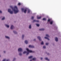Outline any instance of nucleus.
Segmentation results:
<instances>
[{
    "label": "nucleus",
    "mask_w": 61,
    "mask_h": 61,
    "mask_svg": "<svg viewBox=\"0 0 61 61\" xmlns=\"http://www.w3.org/2000/svg\"><path fill=\"white\" fill-rule=\"evenodd\" d=\"M10 7L12 8V10L14 12V13L15 14H16L17 13L19 12V10L18 9V8L17 6H15L14 8H13L12 6H10Z\"/></svg>",
    "instance_id": "nucleus-1"
},
{
    "label": "nucleus",
    "mask_w": 61,
    "mask_h": 61,
    "mask_svg": "<svg viewBox=\"0 0 61 61\" xmlns=\"http://www.w3.org/2000/svg\"><path fill=\"white\" fill-rule=\"evenodd\" d=\"M26 50L28 52H27L26 51H25L23 52V54L27 53L26 55H29V53H34V51H32V50H29L28 48H27Z\"/></svg>",
    "instance_id": "nucleus-2"
},
{
    "label": "nucleus",
    "mask_w": 61,
    "mask_h": 61,
    "mask_svg": "<svg viewBox=\"0 0 61 61\" xmlns=\"http://www.w3.org/2000/svg\"><path fill=\"white\" fill-rule=\"evenodd\" d=\"M28 10V13H30L31 12V11L29 9H28L27 8L24 9L23 8L21 9V10L22 12H24L25 13H26V12L27 11V10Z\"/></svg>",
    "instance_id": "nucleus-3"
},
{
    "label": "nucleus",
    "mask_w": 61,
    "mask_h": 61,
    "mask_svg": "<svg viewBox=\"0 0 61 61\" xmlns=\"http://www.w3.org/2000/svg\"><path fill=\"white\" fill-rule=\"evenodd\" d=\"M53 21L52 20H51V19H49L48 20V23H50V24L51 25H52V24H53Z\"/></svg>",
    "instance_id": "nucleus-4"
},
{
    "label": "nucleus",
    "mask_w": 61,
    "mask_h": 61,
    "mask_svg": "<svg viewBox=\"0 0 61 61\" xmlns=\"http://www.w3.org/2000/svg\"><path fill=\"white\" fill-rule=\"evenodd\" d=\"M8 12L10 13V14H13V13H14L13 10L11 11V10L10 9H8Z\"/></svg>",
    "instance_id": "nucleus-5"
},
{
    "label": "nucleus",
    "mask_w": 61,
    "mask_h": 61,
    "mask_svg": "<svg viewBox=\"0 0 61 61\" xmlns=\"http://www.w3.org/2000/svg\"><path fill=\"white\" fill-rule=\"evenodd\" d=\"M18 51L19 52H22V49L21 48H20L18 49Z\"/></svg>",
    "instance_id": "nucleus-6"
},
{
    "label": "nucleus",
    "mask_w": 61,
    "mask_h": 61,
    "mask_svg": "<svg viewBox=\"0 0 61 61\" xmlns=\"http://www.w3.org/2000/svg\"><path fill=\"white\" fill-rule=\"evenodd\" d=\"M29 47H30V48H34L35 47L33 45H30L29 46Z\"/></svg>",
    "instance_id": "nucleus-7"
},
{
    "label": "nucleus",
    "mask_w": 61,
    "mask_h": 61,
    "mask_svg": "<svg viewBox=\"0 0 61 61\" xmlns=\"http://www.w3.org/2000/svg\"><path fill=\"white\" fill-rule=\"evenodd\" d=\"M39 21L38 20H33V22H39Z\"/></svg>",
    "instance_id": "nucleus-8"
},
{
    "label": "nucleus",
    "mask_w": 61,
    "mask_h": 61,
    "mask_svg": "<svg viewBox=\"0 0 61 61\" xmlns=\"http://www.w3.org/2000/svg\"><path fill=\"white\" fill-rule=\"evenodd\" d=\"M5 26L7 28H9V27H10L9 25L7 24H5Z\"/></svg>",
    "instance_id": "nucleus-9"
},
{
    "label": "nucleus",
    "mask_w": 61,
    "mask_h": 61,
    "mask_svg": "<svg viewBox=\"0 0 61 61\" xmlns=\"http://www.w3.org/2000/svg\"><path fill=\"white\" fill-rule=\"evenodd\" d=\"M37 38L39 39V40L40 41H41V37L40 36H38L37 37Z\"/></svg>",
    "instance_id": "nucleus-10"
},
{
    "label": "nucleus",
    "mask_w": 61,
    "mask_h": 61,
    "mask_svg": "<svg viewBox=\"0 0 61 61\" xmlns=\"http://www.w3.org/2000/svg\"><path fill=\"white\" fill-rule=\"evenodd\" d=\"M14 28V26L13 25H11V27H10V28L11 29H13Z\"/></svg>",
    "instance_id": "nucleus-11"
},
{
    "label": "nucleus",
    "mask_w": 61,
    "mask_h": 61,
    "mask_svg": "<svg viewBox=\"0 0 61 61\" xmlns=\"http://www.w3.org/2000/svg\"><path fill=\"white\" fill-rule=\"evenodd\" d=\"M5 37L6 38H7V39H10V37L7 36H5Z\"/></svg>",
    "instance_id": "nucleus-12"
},
{
    "label": "nucleus",
    "mask_w": 61,
    "mask_h": 61,
    "mask_svg": "<svg viewBox=\"0 0 61 61\" xmlns=\"http://www.w3.org/2000/svg\"><path fill=\"white\" fill-rule=\"evenodd\" d=\"M36 58H33V59H32V60H31L32 61V60H36Z\"/></svg>",
    "instance_id": "nucleus-13"
},
{
    "label": "nucleus",
    "mask_w": 61,
    "mask_h": 61,
    "mask_svg": "<svg viewBox=\"0 0 61 61\" xmlns=\"http://www.w3.org/2000/svg\"><path fill=\"white\" fill-rule=\"evenodd\" d=\"M55 41H56V42L58 41V38H57L56 37L55 38Z\"/></svg>",
    "instance_id": "nucleus-14"
},
{
    "label": "nucleus",
    "mask_w": 61,
    "mask_h": 61,
    "mask_svg": "<svg viewBox=\"0 0 61 61\" xmlns=\"http://www.w3.org/2000/svg\"><path fill=\"white\" fill-rule=\"evenodd\" d=\"M33 57V56H29L28 57V58H30V59L32 58Z\"/></svg>",
    "instance_id": "nucleus-15"
},
{
    "label": "nucleus",
    "mask_w": 61,
    "mask_h": 61,
    "mask_svg": "<svg viewBox=\"0 0 61 61\" xmlns=\"http://www.w3.org/2000/svg\"><path fill=\"white\" fill-rule=\"evenodd\" d=\"M40 31H43L44 30V28H41L39 29Z\"/></svg>",
    "instance_id": "nucleus-16"
},
{
    "label": "nucleus",
    "mask_w": 61,
    "mask_h": 61,
    "mask_svg": "<svg viewBox=\"0 0 61 61\" xmlns=\"http://www.w3.org/2000/svg\"><path fill=\"white\" fill-rule=\"evenodd\" d=\"M45 59L46 60H47V61H50V60L49 59H48V58H45Z\"/></svg>",
    "instance_id": "nucleus-17"
},
{
    "label": "nucleus",
    "mask_w": 61,
    "mask_h": 61,
    "mask_svg": "<svg viewBox=\"0 0 61 61\" xmlns=\"http://www.w3.org/2000/svg\"><path fill=\"white\" fill-rule=\"evenodd\" d=\"M13 32L14 33V34H17V32L15 30H14Z\"/></svg>",
    "instance_id": "nucleus-18"
},
{
    "label": "nucleus",
    "mask_w": 61,
    "mask_h": 61,
    "mask_svg": "<svg viewBox=\"0 0 61 61\" xmlns=\"http://www.w3.org/2000/svg\"><path fill=\"white\" fill-rule=\"evenodd\" d=\"M24 37H25V35H22V39H24Z\"/></svg>",
    "instance_id": "nucleus-19"
},
{
    "label": "nucleus",
    "mask_w": 61,
    "mask_h": 61,
    "mask_svg": "<svg viewBox=\"0 0 61 61\" xmlns=\"http://www.w3.org/2000/svg\"><path fill=\"white\" fill-rule=\"evenodd\" d=\"M37 19H40L41 18V16L37 17Z\"/></svg>",
    "instance_id": "nucleus-20"
},
{
    "label": "nucleus",
    "mask_w": 61,
    "mask_h": 61,
    "mask_svg": "<svg viewBox=\"0 0 61 61\" xmlns=\"http://www.w3.org/2000/svg\"><path fill=\"white\" fill-rule=\"evenodd\" d=\"M5 19V17H3V18L2 19V20H4Z\"/></svg>",
    "instance_id": "nucleus-21"
},
{
    "label": "nucleus",
    "mask_w": 61,
    "mask_h": 61,
    "mask_svg": "<svg viewBox=\"0 0 61 61\" xmlns=\"http://www.w3.org/2000/svg\"><path fill=\"white\" fill-rule=\"evenodd\" d=\"M45 39H47L48 40H49V39L47 37H45Z\"/></svg>",
    "instance_id": "nucleus-22"
},
{
    "label": "nucleus",
    "mask_w": 61,
    "mask_h": 61,
    "mask_svg": "<svg viewBox=\"0 0 61 61\" xmlns=\"http://www.w3.org/2000/svg\"><path fill=\"white\" fill-rule=\"evenodd\" d=\"M25 43L26 44H27L28 43V41H25Z\"/></svg>",
    "instance_id": "nucleus-23"
},
{
    "label": "nucleus",
    "mask_w": 61,
    "mask_h": 61,
    "mask_svg": "<svg viewBox=\"0 0 61 61\" xmlns=\"http://www.w3.org/2000/svg\"><path fill=\"white\" fill-rule=\"evenodd\" d=\"M31 25H30L29 26V28L30 29H31Z\"/></svg>",
    "instance_id": "nucleus-24"
},
{
    "label": "nucleus",
    "mask_w": 61,
    "mask_h": 61,
    "mask_svg": "<svg viewBox=\"0 0 61 61\" xmlns=\"http://www.w3.org/2000/svg\"><path fill=\"white\" fill-rule=\"evenodd\" d=\"M46 36H47V37H49V35H48V34H46Z\"/></svg>",
    "instance_id": "nucleus-25"
},
{
    "label": "nucleus",
    "mask_w": 61,
    "mask_h": 61,
    "mask_svg": "<svg viewBox=\"0 0 61 61\" xmlns=\"http://www.w3.org/2000/svg\"><path fill=\"white\" fill-rule=\"evenodd\" d=\"M43 20H46V18H44L43 19Z\"/></svg>",
    "instance_id": "nucleus-26"
},
{
    "label": "nucleus",
    "mask_w": 61,
    "mask_h": 61,
    "mask_svg": "<svg viewBox=\"0 0 61 61\" xmlns=\"http://www.w3.org/2000/svg\"><path fill=\"white\" fill-rule=\"evenodd\" d=\"M41 45H43V44H44V42L43 41H42L41 42Z\"/></svg>",
    "instance_id": "nucleus-27"
},
{
    "label": "nucleus",
    "mask_w": 61,
    "mask_h": 61,
    "mask_svg": "<svg viewBox=\"0 0 61 61\" xmlns=\"http://www.w3.org/2000/svg\"><path fill=\"white\" fill-rule=\"evenodd\" d=\"M36 25L37 26H39V24H36Z\"/></svg>",
    "instance_id": "nucleus-28"
},
{
    "label": "nucleus",
    "mask_w": 61,
    "mask_h": 61,
    "mask_svg": "<svg viewBox=\"0 0 61 61\" xmlns=\"http://www.w3.org/2000/svg\"><path fill=\"white\" fill-rule=\"evenodd\" d=\"M19 55L20 56H22V54L21 53H19Z\"/></svg>",
    "instance_id": "nucleus-29"
},
{
    "label": "nucleus",
    "mask_w": 61,
    "mask_h": 61,
    "mask_svg": "<svg viewBox=\"0 0 61 61\" xmlns=\"http://www.w3.org/2000/svg\"><path fill=\"white\" fill-rule=\"evenodd\" d=\"M46 48V46H43V48H44V49H45V48Z\"/></svg>",
    "instance_id": "nucleus-30"
},
{
    "label": "nucleus",
    "mask_w": 61,
    "mask_h": 61,
    "mask_svg": "<svg viewBox=\"0 0 61 61\" xmlns=\"http://www.w3.org/2000/svg\"><path fill=\"white\" fill-rule=\"evenodd\" d=\"M15 58H14L13 59V61H15Z\"/></svg>",
    "instance_id": "nucleus-31"
},
{
    "label": "nucleus",
    "mask_w": 61,
    "mask_h": 61,
    "mask_svg": "<svg viewBox=\"0 0 61 61\" xmlns=\"http://www.w3.org/2000/svg\"><path fill=\"white\" fill-rule=\"evenodd\" d=\"M20 5L21 3H19L18 4V5Z\"/></svg>",
    "instance_id": "nucleus-32"
},
{
    "label": "nucleus",
    "mask_w": 61,
    "mask_h": 61,
    "mask_svg": "<svg viewBox=\"0 0 61 61\" xmlns=\"http://www.w3.org/2000/svg\"><path fill=\"white\" fill-rule=\"evenodd\" d=\"M0 13H2V11L1 10H0Z\"/></svg>",
    "instance_id": "nucleus-33"
},
{
    "label": "nucleus",
    "mask_w": 61,
    "mask_h": 61,
    "mask_svg": "<svg viewBox=\"0 0 61 61\" xmlns=\"http://www.w3.org/2000/svg\"><path fill=\"white\" fill-rule=\"evenodd\" d=\"M34 17L32 16L31 17V19H34Z\"/></svg>",
    "instance_id": "nucleus-34"
},
{
    "label": "nucleus",
    "mask_w": 61,
    "mask_h": 61,
    "mask_svg": "<svg viewBox=\"0 0 61 61\" xmlns=\"http://www.w3.org/2000/svg\"><path fill=\"white\" fill-rule=\"evenodd\" d=\"M46 45H48V43H46Z\"/></svg>",
    "instance_id": "nucleus-35"
},
{
    "label": "nucleus",
    "mask_w": 61,
    "mask_h": 61,
    "mask_svg": "<svg viewBox=\"0 0 61 61\" xmlns=\"http://www.w3.org/2000/svg\"><path fill=\"white\" fill-rule=\"evenodd\" d=\"M4 53H6V51H4Z\"/></svg>",
    "instance_id": "nucleus-36"
},
{
    "label": "nucleus",
    "mask_w": 61,
    "mask_h": 61,
    "mask_svg": "<svg viewBox=\"0 0 61 61\" xmlns=\"http://www.w3.org/2000/svg\"><path fill=\"white\" fill-rule=\"evenodd\" d=\"M6 61H9V59H7L6 60Z\"/></svg>",
    "instance_id": "nucleus-37"
},
{
    "label": "nucleus",
    "mask_w": 61,
    "mask_h": 61,
    "mask_svg": "<svg viewBox=\"0 0 61 61\" xmlns=\"http://www.w3.org/2000/svg\"><path fill=\"white\" fill-rule=\"evenodd\" d=\"M36 39H34V41H36Z\"/></svg>",
    "instance_id": "nucleus-38"
},
{
    "label": "nucleus",
    "mask_w": 61,
    "mask_h": 61,
    "mask_svg": "<svg viewBox=\"0 0 61 61\" xmlns=\"http://www.w3.org/2000/svg\"><path fill=\"white\" fill-rule=\"evenodd\" d=\"M41 60H42V59H43V58H42V57L41 58Z\"/></svg>",
    "instance_id": "nucleus-39"
},
{
    "label": "nucleus",
    "mask_w": 61,
    "mask_h": 61,
    "mask_svg": "<svg viewBox=\"0 0 61 61\" xmlns=\"http://www.w3.org/2000/svg\"><path fill=\"white\" fill-rule=\"evenodd\" d=\"M30 61H32V60H30Z\"/></svg>",
    "instance_id": "nucleus-40"
},
{
    "label": "nucleus",
    "mask_w": 61,
    "mask_h": 61,
    "mask_svg": "<svg viewBox=\"0 0 61 61\" xmlns=\"http://www.w3.org/2000/svg\"><path fill=\"white\" fill-rule=\"evenodd\" d=\"M0 57H1V55H0Z\"/></svg>",
    "instance_id": "nucleus-41"
}]
</instances>
